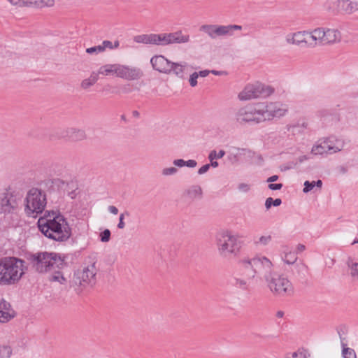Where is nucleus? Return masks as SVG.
<instances>
[{
  "label": "nucleus",
  "mask_w": 358,
  "mask_h": 358,
  "mask_svg": "<svg viewBox=\"0 0 358 358\" xmlns=\"http://www.w3.org/2000/svg\"><path fill=\"white\" fill-rule=\"evenodd\" d=\"M238 266L245 270L248 278H253L256 282H265L273 273L271 261L264 256L257 255L252 258L244 257L238 261Z\"/></svg>",
  "instance_id": "obj_2"
},
{
  "label": "nucleus",
  "mask_w": 358,
  "mask_h": 358,
  "mask_svg": "<svg viewBox=\"0 0 358 358\" xmlns=\"http://www.w3.org/2000/svg\"><path fill=\"white\" fill-rule=\"evenodd\" d=\"M210 73V71H209V70H203V71H200L198 73H199V76L204 78V77H206L207 76H208Z\"/></svg>",
  "instance_id": "obj_57"
},
{
  "label": "nucleus",
  "mask_w": 358,
  "mask_h": 358,
  "mask_svg": "<svg viewBox=\"0 0 358 358\" xmlns=\"http://www.w3.org/2000/svg\"><path fill=\"white\" fill-rule=\"evenodd\" d=\"M64 137H68L73 141H83L86 138V134L84 130L76 128H69L64 131Z\"/></svg>",
  "instance_id": "obj_23"
},
{
  "label": "nucleus",
  "mask_w": 358,
  "mask_h": 358,
  "mask_svg": "<svg viewBox=\"0 0 358 358\" xmlns=\"http://www.w3.org/2000/svg\"><path fill=\"white\" fill-rule=\"evenodd\" d=\"M108 209V211L113 215H117L118 213V209L115 206H109Z\"/></svg>",
  "instance_id": "obj_55"
},
{
  "label": "nucleus",
  "mask_w": 358,
  "mask_h": 358,
  "mask_svg": "<svg viewBox=\"0 0 358 358\" xmlns=\"http://www.w3.org/2000/svg\"><path fill=\"white\" fill-rule=\"evenodd\" d=\"M101 48H103V52L107 49H114L113 45L111 41H103L102 42V44L101 45Z\"/></svg>",
  "instance_id": "obj_46"
},
{
  "label": "nucleus",
  "mask_w": 358,
  "mask_h": 358,
  "mask_svg": "<svg viewBox=\"0 0 358 358\" xmlns=\"http://www.w3.org/2000/svg\"><path fill=\"white\" fill-rule=\"evenodd\" d=\"M173 164L178 167H182L185 164V161L182 159H175L173 162Z\"/></svg>",
  "instance_id": "obj_51"
},
{
  "label": "nucleus",
  "mask_w": 358,
  "mask_h": 358,
  "mask_svg": "<svg viewBox=\"0 0 358 358\" xmlns=\"http://www.w3.org/2000/svg\"><path fill=\"white\" fill-rule=\"evenodd\" d=\"M241 277H236L234 279V285L241 290L247 291L249 289L250 281L253 278H248L245 274V270L239 266Z\"/></svg>",
  "instance_id": "obj_22"
},
{
  "label": "nucleus",
  "mask_w": 358,
  "mask_h": 358,
  "mask_svg": "<svg viewBox=\"0 0 358 358\" xmlns=\"http://www.w3.org/2000/svg\"><path fill=\"white\" fill-rule=\"evenodd\" d=\"M285 358H308V356L305 352L298 350L296 352L287 353Z\"/></svg>",
  "instance_id": "obj_35"
},
{
  "label": "nucleus",
  "mask_w": 358,
  "mask_h": 358,
  "mask_svg": "<svg viewBox=\"0 0 358 358\" xmlns=\"http://www.w3.org/2000/svg\"><path fill=\"white\" fill-rule=\"evenodd\" d=\"M271 241V236L270 235L268 236H262L258 241H255L257 245H266Z\"/></svg>",
  "instance_id": "obj_40"
},
{
  "label": "nucleus",
  "mask_w": 358,
  "mask_h": 358,
  "mask_svg": "<svg viewBox=\"0 0 358 358\" xmlns=\"http://www.w3.org/2000/svg\"><path fill=\"white\" fill-rule=\"evenodd\" d=\"M341 0H327L324 3V8L329 12H340Z\"/></svg>",
  "instance_id": "obj_28"
},
{
  "label": "nucleus",
  "mask_w": 358,
  "mask_h": 358,
  "mask_svg": "<svg viewBox=\"0 0 358 358\" xmlns=\"http://www.w3.org/2000/svg\"><path fill=\"white\" fill-rule=\"evenodd\" d=\"M99 77H97L95 71H92L89 78L84 79L81 83L80 87L83 90H87L90 87L93 86L99 80Z\"/></svg>",
  "instance_id": "obj_27"
},
{
  "label": "nucleus",
  "mask_w": 358,
  "mask_h": 358,
  "mask_svg": "<svg viewBox=\"0 0 358 358\" xmlns=\"http://www.w3.org/2000/svg\"><path fill=\"white\" fill-rule=\"evenodd\" d=\"M125 216H129V213L128 211H125L123 213H121L119 218V223L117 224L118 229H122L125 227V224L124 222V219Z\"/></svg>",
  "instance_id": "obj_41"
},
{
  "label": "nucleus",
  "mask_w": 358,
  "mask_h": 358,
  "mask_svg": "<svg viewBox=\"0 0 358 358\" xmlns=\"http://www.w3.org/2000/svg\"><path fill=\"white\" fill-rule=\"evenodd\" d=\"M24 210L29 216L35 217L42 213L47 203L45 192L36 187L30 189L24 199Z\"/></svg>",
  "instance_id": "obj_7"
},
{
  "label": "nucleus",
  "mask_w": 358,
  "mask_h": 358,
  "mask_svg": "<svg viewBox=\"0 0 358 358\" xmlns=\"http://www.w3.org/2000/svg\"><path fill=\"white\" fill-rule=\"evenodd\" d=\"M343 358H357V354L354 349L348 348L347 344L341 341Z\"/></svg>",
  "instance_id": "obj_30"
},
{
  "label": "nucleus",
  "mask_w": 358,
  "mask_h": 358,
  "mask_svg": "<svg viewBox=\"0 0 358 358\" xmlns=\"http://www.w3.org/2000/svg\"><path fill=\"white\" fill-rule=\"evenodd\" d=\"M358 10V2L351 0H341L340 11L352 14Z\"/></svg>",
  "instance_id": "obj_24"
},
{
  "label": "nucleus",
  "mask_w": 358,
  "mask_h": 358,
  "mask_svg": "<svg viewBox=\"0 0 358 358\" xmlns=\"http://www.w3.org/2000/svg\"><path fill=\"white\" fill-rule=\"evenodd\" d=\"M196 165H197V162L194 159H189V160L185 161V166H186L187 167L194 168V167L196 166Z\"/></svg>",
  "instance_id": "obj_52"
},
{
  "label": "nucleus",
  "mask_w": 358,
  "mask_h": 358,
  "mask_svg": "<svg viewBox=\"0 0 358 358\" xmlns=\"http://www.w3.org/2000/svg\"><path fill=\"white\" fill-rule=\"evenodd\" d=\"M347 264L350 268V275L352 278L358 279V263L352 262V259L349 258Z\"/></svg>",
  "instance_id": "obj_33"
},
{
  "label": "nucleus",
  "mask_w": 358,
  "mask_h": 358,
  "mask_svg": "<svg viewBox=\"0 0 358 358\" xmlns=\"http://www.w3.org/2000/svg\"><path fill=\"white\" fill-rule=\"evenodd\" d=\"M11 4L18 6H22V0H7Z\"/></svg>",
  "instance_id": "obj_56"
},
{
  "label": "nucleus",
  "mask_w": 358,
  "mask_h": 358,
  "mask_svg": "<svg viewBox=\"0 0 358 358\" xmlns=\"http://www.w3.org/2000/svg\"><path fill=\"white\" fill-rule=\"evenodd\" d=\"M238 189L243 192H247L250 190V186L245 183H241L238 186Z\"/></svg>",
  "instance_id": "obj_50"
},
{
  "label": "nucleus",
  "mask_w": 358,
  "mask_h": 358,
  "mask_svg": "<svg viewBox=\"0 0 358 358\" xmlns=\"http://www.w3.org/2000/svg\"><path fill=\"white\" fill-rule=\"evenodd\" d=\"M97 77L99 75L102 76H110V75H117V64H108L103 65L99 67L97 71H95Z\"/></svg>",
  "instance_id": "obj_25"
},
{
  "label": "nucleus",
  "mask_w": 358,
  "mask_h": 358,
  "mask_svg": "<svg viewBox=\"0 0 358 358\" xmlns=\"http://www.w3.org/2000/svg\"><path fill=\"white\" fill-rule=\"evenodd\" d=\"M171 62L163 55H155L150 59L153 69L164 73H170Z\"/></svg>",
  "instance_id": "obj_18"
},
{
  "label": "nucleus",
  "mask_w": 358,
  "mask_h": 358,
  "mask_svg": "<svg viewBox=\"0 0 358 358\" xmlns=\"http://www.w3.org/2000/svg\"><path fill=\"white\" fill-rule=\"evenodd\" d=\"M134 41L136 43L145 45L166 46L174 43H187L190 41V36L183 34L181 30H178L171 33L137 35L134 37Z\"/></svg>",
  "instance_id": "obj_3"
},
{
  "label": "nucleus",
  "mask_w": 358,
  "mask_h": 358,
  "mask_svg": "<svg viewBox=\"0 0 358 358\" xmlns=\"http://www.w3.org/2000/svg\"><path fill=\"white\" fill-rule=\"evenodd\" d=\"M185 194L190 199H200L202 198L203 191L199 185H192L187 189Z\"/></svg>",
  "instance_id": "obj_26"
},
{
  "label": "nucleus",
  "mask_w": 358,
  "mask_h": 358,
  "mask_svg": "<svg viewBox=\"0 0 358 358\" xmlns=\"http://www.w3.org/2000/svg\"><path fill=\"white\" fill-rule=\"evenodd\" d=\"M274 90L261 83L249 84L238 94V99L247 101L259 97H267L273 93Z\"/></svg>",
  "instance_id": "obj_11"
},
{
  "label": "nucleus",
  "mask_w": 358,
  "mask_h": 358,
  "mask_svg": "<svg viewBox=\"0 0 358 358\" xmlns=\"http://www.w3.org/2000/svg\"><path fill=\"white\" fill-rule=\"evenodd\" d=\"M278 179V176L277 175H273L267 179V182H273L276 181Z\"/></svg>",
  "instance_id": "obj_58"
},
{
  "label": "nucleus",
  "mask_w": 358,
  "mask_h": 358,
  "mask_svg": "<svg viewBox=\"0 0 358 358\" xmlns=\"http://www.w3.org/2000/svg\"><path fill=\"white\" fill-rule=\"evenodd\" d=\"M229 159L232 162H238V157L235 155H230L228 156Z\"/></svg>",
  "instance_id": "obj_59"
},
{
  "label": "nucleus",
  "mask_w": 358,
  "mask_h": 358,
  "mask_svg": "<svg viewBox=\"0 0 358 358\" xmlns=\"http://www.w3.org/2000/svg\"><path fill=\"white\" fill-rule=\"evenodd\" d=\"M12 353V350L8 346L0 347V358H9Z\"/></svg>",
  "instance_id": "obj_36"
},
{
  "label": "nucleus",
  "mask_w": 358,
  "mask_h": 358,
  "mask_svg": "<svg viewBox=\"0 0 358 358\" xmlns=\"http://www.w3.org/2000/svg\"><path fill=\"white\" fill-rule=\"evenodd\" d=\"M216 241L217 250L221 256L227 257L236 256L239 253L241 243L238 236L233 235L231 232L226 231L219 233Z\"/></svg>",
  "instance_id": "obj_8"
},
{
  "label": "nucleus",
  "mask_w": 358,
  "mask_h": 358,
  "mask_svg": "<svg viewBox=\"0 0 358 358\" xmlns=\"http://www.w3.org/2000/svg\"><path fill=\"white\" fill-rule=\"evenodd\" d=\"M86 52L90 55H98L99 53L103 52V48H101V45L88 48L86 49Z\"/></svg>",
  "instance_id": "obj_38"
},
{
  "label": "nucleus",
  "mask_w": 358,
  "mask_h": 358,
  "mask_svg": "<svg viewBox=\"0 0 358 358\" xmlns=\"http://www.w3.org/2000/svg\"><path fill=\"white\" fill-rule=\"evenodd\" d=\"M97 271L96 262L90 263L82 271H78L74 273L73 279L70 281V287H73L75 291L79 294L82 292L83 288L88 285L93 286L96 282Z\"/></svg>",
  "instance_id": "obj_6"
},
{
  "label": "nucleus",
  "mask_w": 358,
  "mask_h": 358,
  "mask_svg": "<svg viewBox=\"0 0 358 358\" xmlns=\"http://www.w3.org/2000/svg\"><path fill=\"white\" fill-rule=\"evenodd\" d=\"M322 185V182L321 180L315 181V187L316 186L317 187L321 188Z\"/></svg>",
  "instance_id": "obj_63"
},
{
  "label": "nucleus",
  "mask_w": 358,
  "mask_h": 358,
  "mask_svg": "<svg viewBox=\"0 0 358 358\" xmlns=\"http://www.w3.org/2000/svg\"><path fill=\"white\" fill-rule=\"evenodd\" d=\"M33 268L39 273H43L55 268L61 269L66 266L64 257L55 252H38L29 258Z\"/></svg>",
  "instance_id": "obj_5"
},
{
  "label": "nucleus",
  "mask_w": 358,
  "mask_h": 358,
  "mask_svg": "<svg viewBox=\"0 0 358 358\" xmlns=\"http://www.w3.org/2000/svg\"><path fill=\"white\" fill-rule=\"evenodd\" d=\"M308 270V266L303 262H297L294 264V268L292 269L293 274H296L301 278H304L306 273Z\"/></svg>",
  "instance_id": "obj_29"
},
{
  "label": "nucleus",
  "mask_w": 358,
  "mask_h": 358,
  "mask_svg": "<svg viewBox=\"0 0 358 358\" xmlns=\"http://www.w3.org/2000/svg\"><path fill=\"white\" fill-rule=\"evenodd\" d=\"M39 0H22V6H29L31 5L38 6Z\"/></svg>",
  "instance_id": "obj_47"
},
{
  "label": "nucleus",
  "mask_w": 358,
  "mask_h": 358,
  "mask_svg": "<svg viewBox=\"0 0 358 358\" xmlns=\"http://www.w3.org/2000/svg\"><path fill=\"white\" fill-rule=\"evenodd\" d=\"M130 92H131V90L129 88V85L127 84V85H124V87H123V92L124 93H129Z\"/></svg>",
  "instance_id": "obj_62"
},
{
  "label": "nucleus",
  "mask_w": 358,
  "mask_h": 358,
  "mask_svg": "<svg viewBox=\"0 0 358 358\" xmlns=\"http://www.w3.org/2000/svg\"><path fill=\"white\" fill-rule=\"evenodd\" d=\"M37 224L43 234L56 241H66L71 236V229L66 219L58 211L46 210Z\"/></svg>",
  "instance_id": "obj_1"
},
{
  "label": "nucleus",
  "mask_w": 358,
  "mask_h": 358,
  "mask_svg": "<svg viewBox=\"0 0 358 358\" xmlns=\"http://www.w3.org/2000/svg\"><path fill=\"white\" fill-rule=\"evenodd\" d=\"M13 317L14 311L10 308V304L2 299L0 302V322H7Z\"/></svg>",
  "instance_id": "obj_21"
},
{
  "label": "nucleus",
  "mask_w": 358,
  "mask_h": 358,
  "mask_svg": "<svg viewBox=\"0 0 358 358\" xmlns=\"http://www.w3.org/2000/svg\"><path fill=\"white\" fill-rule=\"evenodd\" d=\"M177 172L178 169L176 167H167L162 169V174L168 176L175 175Z\"/></svg>",
  "instance_id": "obj_39"
},
{
  "label": "nucleus",
  "mask_w": 358,
  "mask_h": 358,
  "mask_svg": "<svg viewBox=\"0 0 358 358\" xmlns=\"http://www.w3.org/2000/svg\"><path fill=\"white\" fill-rule=\"evenodd\" d=\"M50 280L52 282H58L61 285L65 284L67 281L66 278L59 271L54 272V273L51 275Z\"/></svg>",
  "instance_id": "obj_32"
},
{
  "label": "nucleus",
  "mask_w": 358,
  "mask_h": 358,
  "mask_svg": "<svg viewBox=\"0 0 358 358\" xmlns=\"http://www.w3.org/2000/svg\"><path fill=\"white\" fill-rule=\"evenodd\" d=\"M210 165L212 166L213 167L215 168V167H217L219 164L217 161H214V159H212V161H210Z\"/></svg>",
  "instance_id": "obj_64"
},
{
  "label": "nucleus",
  "mask_w": 358,
  "mask_h": 358,
  "mask_svg": "<svg viewBox=\"0 0 358 358\" xmlns=\"http://www.w3.org/2000/svg\"><path fill=\"white\" fill-rule=\"evenodd\" d=\"M283 260L287 264H295L297 263V256L296 254L292 252L287 253L285 255Z\"/></svg>",
  "instance_id": "obj_34"
},
{
  "label": "nucleus",
  "mask_w": 358,
  "mask_h": 358,
  "mask_svg": "<svg viewBox=\"0 0 358 358\" xmlns=\"http://www.w3.org/2000/svg\"><path fill=\"white\" fill-rule=\"evenodd\" d=\"M341 150V148L333 145L331 141L327 139L315 145L311 150V152L313 155H323L324 153H335Z\"/></svg>",
  "instance_id": "obj_17"
},
{
  "label": "nucleus",
  "mask_w": 358,
  "mask_h": 358,
  "mask_svg": "<svg viewBox=\"0 0 358 358\" xmlns=\"http://www.w3.org/2000/svg\"><path fill=\"white\" fill-rule=\"evenodd\" d=\"M24 262L14 257L0 258V285L17 283L24 273Z\"/></svg>",
  "instance_id": "obj_4"
},
{
  "label": "nucleus",
  "mask_w": 358,
  "mask_h": 358,
  "mask_svg": "<svg viewBox=\"0 0 358 358\" xmlns=\"http://www.w3.org/2000/svg\"><path fill=\"white\" fill-rule=\"evenodd\" d=\"M198 78L199 73L197 72H194L192 74L190 75L189 82L192 87L196 86Z\"/></svg>",
  "instance_id": "obj_45"
},
{
  "label": "nucleus",
  "mask_w": 358,
  "mask_h": 358,
  "mask_svg": "<svg viewBox=\"0 0 358 358\" xmlns=\"http://www.w3.org/2000/svg\"><path fill=\"white\" fill-rule=\"evenodd\" d=\"M271 292L277 296H290L294 292L292 282L283 275H279L273 271L266 281Z\"/></svg>",
  "instance_id": "obj_10"
},
{
  "label": "nucleus",
  "mask_w": 358,
  "mask_h": 358,
  "mask_svg": "<svg viewBox=\"0 0 358 358\" xmlns=\"http://www.w3.org/2000/svg\"><path fill=\"white\" fill-rule=\"evenodd\" d=\"M260 107L259 103H257L239 108L235 113L236 122L240 125L263 122Z\"/></svg>",
  "instance_id": "obj_9"
},
{
  "label": "nucleus",
  "mask_w": 358,
  "mask_h": 358,
  "mask_svg": "<svg viewBox=\"0 0 358 358\" xmlns=\"http://www.w3.org/2000/svg\"><path fill=\"white\" fill-rule=\"evenodd\" d=\"M55 5V0H39L38 7H52Z\"/></svg>",
  "instance_id": "obj_42"
},
{
  "label": "nucleus",
  "mask_w": 358,
  "mask_h": 358,
  "mask_svg": "<svg viewBox=\"0 0 358 358\" xmlns=\"http://www.w3.org/2000/svg\"><path fill=\"white\" fill-rule=\"evenodd\" d=\"M315 187V181L310 182L308 180L305 181L304 182V188L303 192L304 193H307L311 191Z\"/></svg>",
  "instance_id": "obj_44"
},
{
  "label": "nucleus",
  "mask_w": 358,
  "mask_h": 358,
  "mask_svg": "<svg viewBox=\"0 0 358 358\" xmlns=\"http://www.w3.org/2000/svg\"><path fill=\"white\" fill-rule=\"evenodd\" d=\"M110 238V231L109 229H105L100 234V238L102 242L109 241Z\"/></svg>",
  "instance_id": "obj_43"
},
{
  "label": "nucleus",
  "mask_w": 358,
  "mask_h": 358,
  "mask_svg": "<svg viewBox=\"0 0 358 358\" xmlns=\"http://www.w3.org/2000/svg\"><path fill=\"white\" fill-rule=\"evenodd\" d=\"M259 105L263 122L273 120L274 117L284 116L288 110L285 104L279 102H261Z\"/></svg>",
  "instance_id": "obj_13"
},
{
  "label": "nucleus",
  "mask_w": 358,
  "mask_h": 358,
  "mask_svg": "<svg viewBox=\"0 0 358 358\" xmlns=\"http://www.w3.org/2000/svg\"><path fill=\"white\" fill-rule=\"evenodd\" d=\"M210 167V165L209 164H205L202 166L199 170H198V174L203 175L205 173H206Z\"/></svg>",
  "instance_id": "obj_48"
},
{
  "label": "nucleus",
  "mask_w": 358,
  "mask_h": 358,
  "mask_svg": "<svg viewBox=\"0 0 358 358\" xmlns=\"http://www.w3.org/2000/svg\"><path fill=\"white\" fill-rule=\"evenodd\" d=\"M282 187V183H270L268 188L271 190H279Z\"/></svg>",
  "instance_id": "obj_49"
},
{
  "label": "nucleus",
  "mask_w": 358,
  "mask_h": 358,
  "mask_svg": "<svg viewBox=\"0 0 358 358\" xmlns=\"http://www.w3.org/2000/svg\"><path fill=\"white\" fill-rule=\"evenodd\" d=\"M20 196L15 191L6 190L0 194V213L4 215L13 213L17 208Z\"/></svg>",
  "instance_id": "obj_14"
},
{
  "label": "nucleus",
  "mask_w": 358,
  "mask_h": 358,
  "mask_svg": "<svg viewBox=\"0 0 358 358\" xmlns=\"http://www.w3.org/2000/svg\"><path fill=\"white\" fill-rule=\"evenodd\" d=\"M241 29L242 27L236 24H203L199 27V31L205 33L212 40L222 36H231L234 31Z\"/></svg>",
  "instance_id": "obj_12"
},
{
  "label": "nucleus",
  "mask_w": 358,
  "mask_h": 358,
  "mask_svg": "<svg viewBox=\"0 0 358 358\" xmlns=\"http://www.w3.org/2000/svg\"><path fill=\"white\" fill-rule=\"evenodd\" d=\"M224 155L225 151L223 150H220L218 152H217L215 150H212L208 155V159L210 161H212V159H221L224 156Z\"/></svg>",
  "instance_id": "obj_37"
},
{
  "label": "nucleus",
  "mask_w": 358,
  "mask_h": 358,
  "mask_svg": "<svg viewBox=\"0 0 358 358\" xmlns=\"http://www.w3.org/2000/svg\"><path fill=\"white\" fill-rule=\"evenodd\" d=\"M308 32V36L310 38V41H308L307 47L315 48L317 45H323L322 36L320 27L315 28L312 30H306Z\"/></svg>",
  "instance_id": "obj_20"
},
{
  "label": "nucleus",
  "mask_w": 358,
  "mask_h": 358,
  "mask_svg": "<svg viewBox=\"0 0 358 358\" xmlns=\"http://www.w3.org/2000/svg\"><path fill=\"white\" fill-rule=\"evenodd\" d=\"M306 249V247L304 245L299 244L296 247V251L298 252H301Z\"/></svg>",
  "instance_id": "obj_60"
},
{
  "label": "nucleus",
  "mask_w": 358,
  "mask_h": 358,
  "mask_svg": "<svg viewBox=\"0 0 358 358\" xmlns=\"http://www.w3.org/2000/svg\"><path fill=\"white\" fill-rule=\"evenodd\" d=\"M143 76V71L137 66L117 64L118 78L131 81L140 80Z\"/></svg>",
  "instance_id": "obj_15"
},
{
  "label": "nucleus",
  "mask_w": 358,
  "mask_h": 358,
  "mask_svg": "<svg viewBox=\"0 0 358 358\" xmlns=\"http://www.w3.org/2000/svg\"><path fill=\"white\" fill-rule=\"evenodd\" d=\"M323 45H333L341 41V33L334 28L320 27Z\"/></svg>",
  "instance_id": "obj_16"
},
{
  "label": "nucleus",
  "mask_w": 358,
  "mask_h": 358,
  "mask_svg": "<svg viewBox=\"0 0 358 358\" xmlns=\"http://www.w3.org/2000/svg\"><path fill=\"white\" fill-rule=\"evenodd\" d=\"M282 203V201L280 199H273V206H279Z\"/></svg>",
  "instance_id": "obj_61"
},
{
  "label": "nucleus",
  "mask_w": 358,
  "mask_h": 358,
  "mask_svg": "<svg viewBox=\"0 0 358 358\" xmlns=\"http://www.w3.org/2000/svg\"><path fill=\"white\" fill-rule=\"evenodd\" d=\"M185 66V63L182 64V63H174L171 62L170 64V73L173 71L176 76L182 77Z\"/></svg>",
  "instance_id": "obj_31"
},
{
  "label": "nucleus",
  "mask_w": 358,
  "mask_h": 358,
  "mask_svg": "<svg viewBox=\"0 0 358 358\" xmlns=\"http://www.w3.org/2000/svg\"><path fill=\"white\" fill-rule=\"evenodd\" d=\"M308 32L306 30L299 31L290 34L286 36V42L288 44L294 45L296 46L306 45L308 44Z\"/></svg>",
  "instance_id": "obj_19"
},
{
  "label": "nucleus",
  "mask_w": 358,
  "mask_h": 358,
  "mask_svg": "<svg viewBox=\"0 0 358 358\" xmlns=\"http://www.w3.org/2000/svg\"><path fill=\"white\" fill-rule=\"evenodd\" d=\"M271 206H273V199L271 197H268L265 201V207L266 209H269Z\"/></svg>",
  "instance_id": "obj_54"
},
{
  "label": "nucleus",
  "mask_w": 358,
  "mask_h": 358,
  "mask_svg": "<svg viewBox=\"0 0 358 358\" xmlns=\"http://www.w3.org/2000/svg\"><path fill=\"white\" fill-rule=\"evenodd\" d=\"M308 159V157L306 156V155H301L300 156L298 159H297V161L294 163V162H292V164H293V166H296L298 163H303L304 161L307 160Z\"/></svg>",
  "instance_id": "obj_53"
}]
</instances>
